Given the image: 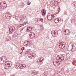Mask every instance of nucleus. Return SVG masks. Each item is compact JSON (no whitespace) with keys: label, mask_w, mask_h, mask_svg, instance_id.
<instances>
[{"label":"nucleus","mask_w":76,"mask_h":76,"mask_svg":"<svg viewBox=\"0 0 76 76\" xmlns=\"http://www.w3.org/2000/svg\"><path fill=\"white\" fill-rule=\"evenodd\" d=\"M58 57L59 58V59H61L62 61H63V60H64V56H63L61 55H58Z\"/></svg>","instance_id":"nucleus-5"},{"label":"nucleus","mask_w":76,"mask_h":76,"mask_svg":"<svg viewBox=\"0 0 76 76\" xmlns=\"http://www.w3.org/2000/svg\"><path fill=\"white\" fill-rule=\"evenodd\" d=\"M26 23H23V24H23V25H26Z\"/></svg>","instance_id":"nucleus-24"},{"label":"nucleus","mask_w":76,"mask_h":76,"mask_svg":"<svg viewBox=\"0 0 76 76\" xmlns=\"http://www.w3.org/2000/svg\"><path fill=\"white\" fill-rule=\"evenodd\" d=\"M18 67L20 69H24V68H25V67H26V65L25 64H22L21 65H20V66H19Z\"/></svg>","instance_id":"nucleus-3"},{"label":"nucleus","mask_w":76,"mask_h":76,"mask_svg":"<svg viewBox=\"0 0 76 76\" xmlns=\"http://www.w3.org/2000/svg\"><path fill=\"white\" fill-rule=\"evenodd\" d=\"M46 75H48V73L47 72H45L43 73V76H47V75H46Z\"/></svg>","instance_id":"nucleus-12"},{"label":"nucleus","mask_w":76,"mask_h":76,"mask_svg":"<svg viewBox=\"0 0 76 76\" xmlns=\"http://www.w3.org/2000/svg\"><path fill=\"white\" fill-rule=\"evenodd\" d=\"M25 50V48L24 47H23L21 48V50L23 51V50Z\"/></svg>","instance_id":"nucleus-19"},{"label":"nucleus","mask_w":76,"mask_h":76,"mask_svg":"<svg viewBox=\"0 0 76 76\" xmlns=\"http://www.w3.org/2000/svg\"><path fill=\"white\" fill-rule=\"evenodd\" d=\"M23 52V50H20V51L19 52L20 54H22Z\"/></svg>","instance_id":"nucleus-14"},{"label":"nucleus","mask_w":76,"mask_h":76,"mask_svg":"<svg viewBox=\"0 0 76 76\" xmlns=\"http://www.w3.org/2000/svg\"><path fill=\"white\" fill-rule=\"evenodd\" d=\"M3 4H4V8H6V4H5L4 3H3Z\"/></svg>","instance_id":"nucleus-16"},{"label":"nucleus","mask_w":76,"mask_h":76,"mask_svg":"<svg viewBox=\"0 0 76 76\" xmlns=\"http://www.w3.org/2000/svg\"><path fill=\"white\" fill-rule=\"evenodd\" d=\"M6 16H7V17H11V16H12V15L10 13H7Z\"/></svg>","instance_id":"nucleus-8"},{"label":"nucleus","mask_w":76,"mask_h":76,"mask_svg":"<svg viewBox=\"0 0 76 76\" xmlns=\"http://www.w3.org/2000/svg\"><path fill=\"white\" fill-rule=\"evenodd\" d=\"M40 20L41 22H43V21H44V20L42 18H40Z\"/></svg>","instance_id":"nucleus-17"},{"label":"nucleus","mask_w":76,"mask_h":76,"mask_svg":"<svg viewBox=\"0 0 76 76\" xmlns=\"http://www.w3.org/2000/svg\"><path fill=\"white\" fill-rule=\"evenodd\" d=\"M26 30L28 32H30V31H32V27H27Z\"/></svg>","instance_id":"nucleus-6"},{"label":"nucleus","mask_w":76,"mask_h":76,"mask_svg":"<svg viewBox=\"0 0 76 76\" xmlns=\"http://www.w3.org/2000/svg\"><path fill=\"white\" fill-rule=\"evenodd\" d=\"M42 15L45 16V14H46L45 10H42Z\"/></svg>","instance_id":"nucleus-7"},{"label":"nucleus","mask_w":76,"mask_h":76,"mask_svg":"<svg viewBox=\"0 0 76 76\" xmlns=\"http://www.w3.org/2000/svg\"><path fill=\"white\" fill-rule=\"evenodd\" d=\"M26 54H28V53H27Z\"/></svg>","instance_id":"nucleus-31"},{"label":"nucleus","mask_w":76,"mask_h":76,"mask_svg":"<svg viewBox=\"0 0 76 76\" xmlns=\"http://www.w3.org/2000/svg\"><path fill=\"white\" fill-rule=\"evenodd\" d=\"M54 34H55V35H56V34H57V31H54Z\"/></svg>","instance_id":"nucleus-18"},{"label":"nucleus","mask_w":76,"mask_h":76,"mask_svg":"<svg viewBox=\"0 0 76 76\" xmlns=\"http://www.w3.org/2000/svg\"><path fill=\"white\" fill-rule=\"evenodd\" d=\"M51 15H52V18H53V16H54V14H53Z\"/></svg>","instance_id":"nucleus-26"},{"label":"nucleus","mask_w":76,"mask_h":76,"mask_svg":"<svg viewBox=\"0 0 76 76\" xmlns=\"http://www.w3.org/2000/svg\"><path fill=\"white\" fill-rule=\"evenodd\" d=\"M15 29V26H11L10 27V29H9V32L10 33H12V32H13V31H14Z\"/></svg>","instance_id":"nucleus-1"},{"label":"nucleus","mask_w":76,"mask_h":76,"mask_svg":"<svg viewBox=\"0 0 76 76\" xmlns=\"http://www.w3.org/2000/svg\"><path fill=\"white\" fill-rule=\"evenodd\" d=\"M54 3L55 4V5H56V2H54Z\"/></svg>","instance_id":"nucleus-28"},{"label":"nucleus","mask_w":76,"mask_h":76,"mask_svg":"<svg viewBox=\"0 0 76 76\" xmlns=\"http://www.w3.org/2000/svg\"><path fill=\"white\" fill-rule=\"evenodd\" d=\"M56 5H57V4H56Z\"/></svg>","instance_id":"nucleus-30"},{"label":"nucleus","mask_w":76,"mask_h":76,"mask_svg":"<svg viewBox=\"0 0 76 76\" xmlns=\"http://www.w3.org/2000/svg\"><path fill=\"white\" fill-rule=\"evenodd\" d=\"M14 37H15V36H17V34L15 33H14Z\"/></svg>","instance_id":"nucleus-22"},{"label":"nucleus","mask_w":76,"mask_h":76,"mask_svg":"<svg viewBox=\"0 0 76 76\" xmlns=\"http://www.w3.org/2000/svg\"><path fill=\"white\" fill-rule=\"evenodd\" d=\"M23 25H24V24L23 23V24H20V26H24Z\"/></svg>","instance_id":"nucleus-23"},{"label":"nucleus","mask_w":76,"mask_h":76,"mask_svg":"<svg viewBox=\"0 0 76 76\" xmlns=\"http://www.w3.org/2000/svg\"><path fill=\"white\" fill-rule=\"evenodd\" d=\"M52 34H54V31H51Z\"/></svg>","instance_id":"nucleus-25"},{"label":"nucleus","mask_w":76,"mask_h":76,"mask_svg":"<svg viewBox=\"0 0 76 76\" xmlns=\"http://www.w3.org/2000/svg\"><path fill=\"white\" fill-rule=\"evenodd\" d=\"M74 6H75V7H76V4H75V5H74Z\"/></svg>","instance_id":"nucleus-27"},{"label":"nucleus","mask_w":76,"mask_h":76,"mask_svg":"<svg viewBox=\"0 0 76 76\" xmlns=\"http://www.w3.org/2000/svg\"><path fill=\"white\" fill-rule=\"evenodd\" d=\"M5 66H7V65H5Z\"/></svg>","instance_id":"nucleus-29"},{"label":"nucleus","mask_w":76,"mask_h":76,"mask_svg":"<svg viewBox=\"0 0 76 76\" xmlns=\"http://www.w3.org/2000/svg\"><path fill=\"white\" fill-rule=\"evenodd\" d=\"M75 60H74V61H73V62H72V64H75Z\"/></svg>","instance_id":"nucleus-20"},{"label":"nucleus","mask_w":76,"mask_h":76,"mask_svg":"<svg viewBox=\"0 0 76 76\" xmlns=\"http://www.w3.org/2000/svg\"><path fill=\"white\" fill-rule=\"evenodd\" d=\"M33 73L34 75H38V72L34 71L33 72Z\"/></svg>","instance_id":"nucleus-10"},{"label":"nucleus","mask_w":76,"mask_h":76,"mask_svg":"<svg viewBox=\"0 0 76 76\" xmlns=\"http://www.w3.org/2000/svg\"><path fill=\"white\" fill-rule=\"evenodd\" d=\"M58 22H59V21H58V19H56L55 20V22L56 23H58Z\"/></svg>","instance_id":"nucleus-11"},{"label":"nucleus","mask_w":76,"mask_h":76,"mask_svg":"<svg viewBox=\"0 0 76 76\" xmlns=\"http://www.w3.org/2000/svg\"><path fill=\"white\" fill-rule=\"evenodd\" d=\"M31 4V2H28V5H29L30 4Z\"/></svg>","instance_id":"nucleus-21"},{"label":"nucleus","mask_w":76,"mask_h":76,"mask_svg":"<svg viewBox=\"0 0 76 76\" xmlns=\"http://www.w3.org/2000/svg\"><path fill=\"white\" fill-rule=\"evenodd\" d=\"M59 46H61V47L62 48H64V47H65V45H59Z\"/></svg>","instance_id":"nucleus-13"},{"label":"nucleus","mask_w":76,"mask_h":76,"mask_svg":"<svg viewBox=\"0 0 76 76\" xmlns=\"http://www.w3.org/2000/svg\"><path fill=\"white\" fill-rule=\"evenodd\" d=\"M30 36L31 37L30 38H34V37H35V34H34L33 32H30Z\"/></svg>","instance_id":"nucleus-4"},{"label":"nucleus","mask_w":76,"mask_h":76,"mask_svg":"<svg viewBox=\"0 0 76 76\" xmlns=\"http://www.w3.org/2000/svg\"><path fill=\"white\" fill-rule=\"evenodd\" d=\"M60 8H58L57 10V12H58V13H60Z\"/></svg>","instance_id":"nucleus-15"},{"label":"nucleus","mask_w":76,"mask_h":76,"mask_svg":"<svg viewBox=\"0 0 76 76\" xmlns=\"http://www.w3.org/2000/svg\"><path fill=\"white\" fill-rule=\"evenodd\" d=\"M47 18L49 20H51L53 18H52V15H51L48 14V15Z\"/></svg>","instance_id":"nucleus-2"},{"label":"nucleus","mask_w":76,"mask_h":76,"mask_svg":"<svg viewBox=\"0 0 76 76\" xmlns=\"http://www.w3.org/2000/svg\"><path fill=\"white\" fill-rule=\"evenodd\" d=\"M4 4H3H3H2V3L1 2V3L0 4V5L1 6H0L2 8H4Z\"/></svg>","instance_id":"nucleus-9"}]
</instances>
